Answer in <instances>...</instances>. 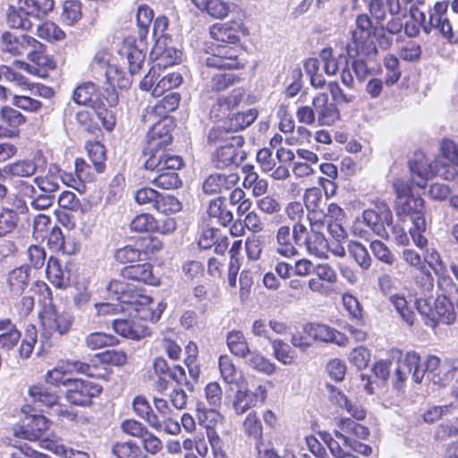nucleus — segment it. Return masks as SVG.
<instances>
[{"label":"nucleus","mask_w":458,"mask_h":458,"mask_svg":"<svg viewBox=\"0 0 458 458\" xmlns=\"http://www.w3.org/2000/svg\"><path fill=\"white\" fill-rule=\"evenodd\" d=\"M122 276L123 279H113L109 282L106 286L107 292L114 299L135 310L139 318L152 322L157 321L165 305L161 301L155 302L142 290L136 289L124 281L130 279L150 285L158 284L159 280L153 275L151 265L143 263L127 266L122 269Z\"/></svg>","instance_id":"obj_1"},{"label":"nucleus","mask_w":458,"mask_h":458,"mask_svg":"<svg viewBox=\"0 0 458 458\" xmlns=\"http://www.w3.org/2000/svg\"><path fill=\"white\" fill-rule=\"evenodd\" d=\"M172 140L165 122H158L150 128L143 148L146 169L159 172L164 169L177 170L182 165L179 156L168 152L167 148L172 144Z\"/></svg>","instance_id":"obj_2"},{"label":"nucleus","mask_w":458,"mask_h":458,"mask_svg":"<svg viewBox=\"0 0 458 458\" xmlns=\"http://www.w3.org/2000/svg\"><path fill=\"white\" fill-rule=\"evenodd\" d=\"M243 136H230L223 130H208L207 144L213 148L210 162L216 169L239 166L246 158Z\"/></svg>","instance_id":"obj_3"},{"label":"nucleus","mask_w":458,"mask_h":458,"mask_svg":"<svg viewBox=\"0 0 458 458\" xmlns=\"http://www.w3.org/2000/svg\"><path fill=\"white\" fill-rule=\"evenodd\" d=\"M393 187L396 195L395 211L398 217L403 220L409 217L411 222L425 218L424 200L412 193L411 186L408 182L396 179L393 182Z\"/></svg>","instance_id":"obj_4"},{"label":"nucleus","mask_w":458,"mask_h":458,"mask_svg":"<svg viewBox=\"0 0 458 458\" xmlns=\"http://www.w3.org/2000/svg\"><path fill=\"white\" fill-rule=\"evenodd\" d=\"M349 57L364 55L376 57L377 49L372 38V23L366 14L356 18V28L352 32V41L345 47Z\"/></svg>","instance_id":"obj_5"},{"label":"nucleus","mask_w":458,"mask_h":458,"mask_svg":"<svg viewBox=\"0 0 458 458\" xmlns=\"http://www.w3.org/2000/svg\"><path fill=\"white\" fill-rule=\"evenodd\" d=\"M307 221L293 225V239L298 247H303L306 250L318 258L326 257L328 243L321 229L314 225H307Z\"/></svg>","instance_id":"obj_6"},{"label":"nucleus","mask_w":458,"mask_h":458,"mask_svg":"<svg viewBox=\"0 0 458 458\" xmlns=\"http://www.w3.org/2000/svg\"><path fill=\"white\" fill-rule=\"evenodd\" d=\"M445 163L441 159H436L430 162L428 158L420 156L410 162V169L412 175V182L418 187L424 188L426 182L433 175H438L445 180H454L458 172L453 167L445 168Z\"/></svg>","instance_id":"obj_7"},{"label":"nucleus","mask_w":458,"mask_h":458,"mask_svg":"<svg viewBox=\"0 0 458 458\" xmlns=\"http://www.w3.org/2000/svg\"><path fill=\"white\" fill-rule=\"evenodd\" d=\"M73 372L85 374L90 377H103L104 372L96 365H89L79 360L61 361L53 369L49 370L46 375V381L53 386H69L73 380L66 376Z\"/></svg>","instance_id":"obj_8"},{"label":"nucleus","mask_w":458,"mask_h":458,"mask_svg":"<svg viewBox=\"0 0 458 458\" xmlns=\"http://www.w3.org/2000/svg\"><path fill=\"white\" fill-rule=\"evenodd\" d=\"M399 354L392 376L394 387L397 390L403 389L410 375L414 382L421 383L425 377V370L421 368L420 355L415 352H409L404 355L401 352Z\"/></svg>","instance_id":"obj_9"},{"label":"nucleus","mask_w":458,"mask_h":458,"mask_svg":"<svg viewBox=\"0 0 458 458\" xmlns=\"http://www.w3.org/2000/svg\"><path fill=\"white\" fill-rule=\"evenodd\" d=\"M40 320L43 327L41 339L43 344H47L50 337L57 333L60 335H66L72 324L74 318L67 312L59 313L56 309L50 304L46 306L40 313Z\"/></svg>","instance_id":"obj_10"},{"label":"nucleus","mask_w":458,"mask_h":458,"mask_svg":"<svg viewBox=\"0 0 458 458\" xmlns=\"http://www.w3.org/2000/svg\"><path fill=\"white\" fill-rule=\"evenodd\" d=\"M214 53L205 59L207 67L217 69H240L243 67L244 63L242 55L243 51L236 45H218Z\"/></svg>","instance_id":"obj_11"},{"label":"nucleus","mask_w":458,"mask_h":458,"mask_svg":"<svg viewBox=\"0 0 458 458\" xmlns=\"http://www.w3.org/2000/svg\"><path fill=\"white\" fill-rule=\"evenodd\" d=\"M303 201L307 210L306 219L309 224L322 229L327 223V201L321 191L317 188L307 190L303 196Z\"/></svg>","instance_id":"obj_12"},{"label":"nucleus","mask_w":458,"mask_h":458,"mask_svg":"<svg viewBox=\"0 0 458 458\" xmlns=\"http://www.w3.org/2000/svg\"><path fill=\"white\" fill-rule=\"evenodd\" d=\"M102 392V387L89 380L73 379L66 391V399L72 404L86 406Z\"/></svg>","instance_id":"obj_13"},{"label":"nucleus","mask_w":458,"mask_h":458,"mask_svg":"<svg viewBox=\"0 0 458 458\" xmlns=\"http://www.w3.org/2000/svg\"><path fill=\"white\" fill-rule=\"evenodd\" d=\"M363 222L378 236L388 237L386 226H390L393 222L391 209L386 204L377 205L375 208L364 210Z\"/></svg>","instance_id":"obj_14"},{"label":"nucleus","mask_w":458,"mask_h":458,"mask_svg":"<svg viewBox=\"0 0 458 458\" xmlns=\"http://www.w3.org/2000/svg\"><path fill=\"white\" fill-rule=\"evenodd\" d=\"M257 117V109H248L233 114L232 116H229L223 124L215 125L211 127L210 130H223L230 136H242L239 132L252 124Z\"/></svg>","instance_id":"obj_15"},{"label":"nucleus","mask_w":458,"mask_h":458,"mask_svg":"<svg viewBox=\"0 0 458 458\" xmlns=\"http://www.w3.org/2000/svg\"><path fill=\"white\" fill-rule=\"evenodd\" d=\"M27 422L15 429V436L30 441H38L45 437L51 422L43 415H31Z\"/></svg>","instance_id":"obj_16"},{"label":"nucleus","mask_w":458,"mask_h":458,"mask_svg":"<svg viewBox=\"0 0 458 458\" xmlns=\"http://www.w3.org/2000/svg\"><path fill=\"white\" fill-rule=\"evenodd\" d=\"M318 125L331 126L340 120V111L335 103L329 102L326 93H318L312 98Z\"/></svg>","instance_id":"obj_17"},{"label":"nucleus","mask_w":458,"mask_h":458,"mask_svg":"<svg viewBox=\"0 0 458 458\" xmlns=\"http://www.w3.org/2000/svg\"><path fill=\"white\" fill-rule=\"evenodd\" d=\"M7 16L13 28L29 30L30 22L25 16L37 18L36 0H17L16 5H10Z\"/></svg>","instance_id":"obj_18"},{"label":"nucleus","mask_w":458,"mask_h":458,"mask_svg":"<svg viewBox=\"0 0 458 458\" xmlns=\"http://www.w3.org/2000/svg\"><path fill=\"white\" fill-rule=\"evenodd\" d=\"M239 175L234 173L208 175L202 182V191L207 195L221 194L233 189L239 182Z\"/></svg>","instance_id":"obj_19"},{"label":"nucleus","mask_w":458,"mask_h":458,"mask_svg":"<svg viewBox=\"0 0 458 458\" xmlns=\"http://www.w3.org/2000/svg\"><path fill=\"white\" fill-rule=\"evenodd\" d=\"M335 436L342 440L344 445L352 444L356 438L365 439L369 434L366 427L348 418L337 420Z\"/></svg>","instance_id":"obj_20"},{"label":"nucleus","mask_w":458,"mask_h":458,"mask_svg":"<svg viewBox=\"0 0 458 458\" xmlns=\"http://www.w3.org/2000/svg\"><path fill=\"white\" fill-rule=\"evenodd\" d=\"M0 138H13L18 135V128L26 121L18 110L5 106L0 109Z\"/></svg>","instance_id":"obj_21"},{"label":"nucleus","mask_w":458,"mask_h":458,"mask_svg":"<svg viewBox=\"0 0 458 458\" xmlns=\"http://www.w3.org/2000/svg\"><path fill=\"white\" fill-rule=\"evenodd\" d=\"M140 318L136 319H114L113 321L114 330L123 337L132 340H139L150 334V330Z\"/></svg>","instance_id":"obj_22"},{"label":"nucleus","mask_w":458,"mask_h":458,"mask_svg":"<svg viewBox=\"0 0 458 458\" xmlns=\"http://www.w3.org/2000/svg\"><path fill=\"white\" fill-rule=\"evenodd\" d=\"M275 251L284 258H293L298 250L293 239V229L287 225H280L275 234Z\"/></svg>","instance_id":"obj_23"},{"label":"nucleus","mask_w":458,"mask_h":458,"mask_svg":"<svg viewBox=\"0 0 458 458\" xmlns=\"http://www.w3.org/2000/svg\"><path fill=\"white\" fill-rule=\"evenodd\" d=\"M307 332L310 336L316 340L334 343L339 346H346L348 344V338L344 334L327 325H310Z\"/></svg>","instance_id":"obj_24"},{"label":"nucleus","mask_w":458,"mask_h":458,"mask_svg":"<svg viewBox=\"0 0 458 458\" xmlns=\"http://www.w3.org/2000/svg\"><path fill=\"white\" fill-rule=\"evenodd\" d=\"M151 56L158 67H166L177 64L181 60L182 53L174 47H166L163 41L157 40L152 48Z\"/></svg>","instance_id":"obj_25"},{"label":"nucleus","mask_w":458,"mask_h":458,"mask_svg":"<svg viewBox=\"0 0 458 458\" xmlns=\"http://www.w3.org/2000/svg\"><path fill=\"white\" fill-rule=\"evenodd\" d=\"M30 281V268L26 266H21L9 272L7 276V285L9 293L12 295H21L28 286Z\"/></svg>","instance_id":"obj_26"},{"label":"nucleus","mask_w":458,"mask_h":458,"mask_svg":"<svg viewBox=\"0 0 458 458\" xmlns=\"http://www.w3.org/2000/svg\"><path fill=\"white\" fill-rule=\"evenodd\" d=\"M73 100L79 105L97 106L102 100L97 86L92 82L77 87L73 92Z\"/></svg>","instance_id":"obj_27"},{"label":"nucleus","mask_w":458,"mask_h":458,"mask_svg":"<svg viewBox=\"0 0 458 458\" xmlns=\"http://www.w3.org/2000/svg\"><path fill=\"white\" fill-rule=\"evenodd\" d=\"M191 2L198 9L205 11L216 19L225 18L231 11V4L224 0H191Z\"/></svg>","instance_id":"obj_28"},{"label":"nucleus","mask_w":458,"mask_h":458,"mask_svg":"<svg viewBox=\"0 0 458 458\" xmlns=\"http://www.w3.org/2000/svg\"><path fill=\"white\" fill-rule=\"evenodd\" d=\"M120 54L125 56L131 75L140 71L145 60V54L141 49L132 43L126 41L120 49Z\"/></svg>","instance_id":"obj_29"},{"label":"nucleus","mask_w":458,"mask_h":458,"mask_svg":"<svg viewBox=\"0 0 458 458\" xmlns=\"http://www.w3.org/2000/svg\"><path fill=\"white\" fill-rule=\"evenodd\" d=\"M454 380H458V358H446L439 367L436 377H433V383L446 386Z\"/></svg>","instance_id":"obj_30"},{"label":"nucleus","mask_w":458,"mask_h":458,"mask_svg":"<svg viewBox=\"0 0 458 458\" xmlns=\"http://www.w3.org/2000/svg\"><path fill=\"white\" fill-rule=\"evenodd\" d=\"M117 96L112 93L110 94V98L107 100L110 108H106L103 101L93 108L97 117L101 121L102 125L107 131H112L116 123L115 113L113 107L117 104Z\"/></svg>","instance_id":"obj_31"},{"label":"nucleus","mask_w":458,"mask_h":458,"mask_svg":"<svg viewBox=\"0 0 458 458\" xmlns=\"http://www.w3.org/2000/svg\"><path fill=\"white\" fill-rule=\"evenodd\" d=\"M433 313L436 325L439 321L445 324H452L455 319L454 305L445 296H438L434 300Z\"/></svg>","instance_id":"obj_32"},{"label":"nucleus","mask_w":458,"mask_h":458,"mask_svg":"<svg viewBox=\"0 0 458 458\" xmlns=\"http://www.w3.org/2000/svg\"><path fill=\"white\" fill-rule=\"evenodd\" d=\"M208 213L210 217L215 218L223 226L229 225L233 218L232 211L226 208L225 199L222 197L216 198L209 202Z\"/></svg>","instance_id":"obj_33"},{"label":"nucleus","mask_w":458,"mask_h":458,"mask_svg":"<svg viewBox=\"0 0 458 458\" xmlns=\"http://www.w3.org/2000/svg\"><path fill=\"white\" fill-rule=\"evenodd\" d=\"M246 364L251 369L266 375H272L276 370V365L258 352H251L244 358Z\"/></svg>","instance_id":"obj_34"},{"label":"nucleus","mask_w":458,"mask_h":458,"mask_svg":"<svg viewBox=\"0 0 458 458\" xmlns=\"http://www.w3.org/2000/svg\"><path fill=\"white\" fill-rule=\"evenodd\" d=\"M226 344L231 352L241 358H245L250 351L248 342L241 331H230L226 335Z\"/></svg>","instance_id":"obj_35"},{"label":"nucleus","mask_w":458,"mask_h":458,"mask_svg":"<svg viewBox=\"0 0 458 458\" xmlns=\"http://www.w3.org/2000/svg\"><path fill=\"white\" fill-rule=\"evenodd\" d=\"M319 58L323 63V68L327 75H335L341 65H347V57L344 54H340L337 57L333 55L332 48H324L320 54Z\"/></svg>","instance_id":"obj_36"},{"label":"nucleus","mask_w":458,"mask_h":458,"mask_svg":"<svg viewBox=\"0 0 458 458\" xmlns=\"http://www.w3.org/2000/svg\"><path fill=\"white\" fill-rule=\"evenodd\" d=\"M48 280L57 288H63L68 284V273L62 268L60 262L51 257L47 265Z\"/></svg>","instance_id":"obj_37"},{"label":"nucleus","mask_w":458,"mask_h":458,"mask_svg":"<svg viewBox=\"0 0 458 458\" xmlns=\"http://www.w3.org/2000/svg\"><path fill=\"white\" fill-rule=\"evenodd\" d=\"M182 82V77L178 72H172L163 76L153 88L152 95L160 98L165 94L173 92L172 89L178 88Z\"/></svg>","instance_id":"obj_38"},{"label":"nucleus","mask_w":458,"mask_h":458,"mask_svg":"<svg viewBox=\"0 0 458 458\" xmlns=\"http://www.w3.org/2000/svg\"><path fill=\"white\" fill-rule=\"evenodd\" d=\"M244 434L257 442V449L259 448V444L261 443L263 437V427L257 413L250 412L242 422Z\"/></svg>","instance_id":"obj_39"},{"label":"nucleus","mask_w":458,"mask_h":458,"mask_svg":"<svg viewBox=\"0 0 458 458\" xmlns=\"http://www.w3.org/2000/svg\"><path fill=\"white\" fill-rule=\"evenodd\" d=\"M132 407L134 412L144 420L149 427L157 425L156 412L144 396H136L133 400Z\"/></svg>","instance_id":"obj_40"},{"label":"nucleus","mask_w":458,"mask_h":458,"mask_svg":"<svg viewBox=\"0 0 458 458\" xmlns=\"http://www.w3.org/2000/svg\"><path fill=\"white\" fill-rule=\"evenodd\" d=\"M273 356L284 365H292L295 362L294 352L291 346L281 339L270 340Z\"/></svg>","instance_id":"obj_41"},{"label":"nucleus","mask_w":458,"mask_h":458,"mask_svg":"<svg viewBox=\"0 0 458 458\" xmlns=\"http://www.w3.org/2000/svg\"><path fill=\"white\" fill-rule=\"evenodd\" d=\"M331 400L339 407L345 409L356 420H363L366 416V412L361 407L352 403V402L339 391H332Z\"/></svg>","instance_id":"obj_42"},{"label":"nucleus","mask_w":458,"mask_h":458,"mask_svg":"<svg viewBox=\"0 0 458 458\" xmlns=\"http://www.w3.org/2000/svg\"><path fill=\"white\" fill-rule=\"evenodd\" d=\"M219 370L223 380L227 384H238L241 373L227 355L219 358Z\"/></svg>","instance_id":"obj_43"},{"label":"nucleus","mask_w":458,"mask_h":458,"mask_svg":"<svg viewBox=\"0 0 458 458\" xmlns=\"http://www.w3.org/2000/svg\"><path fill=\"white\" fill-rule=\"evenodd\" d=\"M233 408L236 414L245 413L250 408L257 406L250 389L240 388L236 391L233 403Z\"/></svg>","instance_id":"obj_44"},{"label":"nucleus","mask_w":458,"mask_h":458,"mask_svg":"<svg viewBox=\"0 0 458 458\" xmlns=\"http://www.w3.org/2000/svg\"><path fill=\"white\" fill-rule=\"evenodd\" d=\"M157 173L158 174L151 181L157 187L171 190L181 186L182 182L175 170L164 169Z\"/></svg>","instance_id":"obj_45"},{"label":"nucleus","mask_w":458,"mask_h":458,"mask_svg":"<svg viewBox=\"0 0 458 458\" xmlns=\"http://www.w3.org/2000/svg\"><path fill=\"white\" fill-rule=\"evenodd\" d=\"M118 340L115 336L103 332H93L89 334L84 340L85 345L90 350H98L106 346L116 344Z\"/></svg>","instance_id":"obj_46"},{"label":"nucleus","mask_w":458,"mask_h":458,"mask_svg":"<svg viewBox=\"0 0 458 458\" xmlns=\"http://www.w3.org/2000/svg\"><path fill=\"white\" fill-rule=\"evenodd\" d=\"M436 159L443 160L445 168L453 167L457 172L458 166V149L456 144L450 140H445L441 145V155Z\"/></svg>","instance_id":"obj_47"},{"label":"nucleus","mask_w":458,"mask_h":458,"mask_svg":"<svg viewBox=\"0 0 458 458\" xmlns=\"http://www.w3.org/2000/svg\"><path fill=\"white\" fill-rule=\"evenodd\" d=\"M82 17L81 3L78 0H68L63 4V13L61 18L63 21L72 26Z\"/></svg>","instance_id":"obj_48"},{"label":"nucleus","mask_w":458,"mask_h":458,"mask_svg":"<svg viewBox=\"0 0 458 458\" xmlns=\"http://www.w3.org/2000/svg\"><path fill=\"white\" fill-rule=\"evenodd\" d=\"M37 171L36 164L31 160H21L9 164L4 167L3 172L13 176L30 177Z\"/></svg>","instance_id":"obj_49"},{"label":"nucleus","mask_w":458,"mask_h":458,"mask_svg":"<svg viewBox=\"0 0 458 458\" xmlns=\"http://www.w3.org/2000/svg\"><path fill=\"white\" fill-rule=\"evenodd\" d=\"M210 36L217 42L225 45H236L240 38L236 31L230 27L225 25H214L210 29Z\"/></svg>","instance_id":"obj_50"},{"label":"nucleus","mask_w":458,"mask_h":458,"mask_svg":"<svg viewBox=\"0 0 458 458\" xmlns=\"http://www.w3.org/2000/svg\"><path fill=\"white\" fill-rule=\"evenodd\" d=\"M348 251L361 269L368 270L370 267L371 258L365 246L361 243L350 242L348 244Z\"/></svg>","instance_id":"obj_51"},{"label":"nucleus","mask_w":458,"mask_h":458,"mask_svg":"<svg viewBox=\"0 0 458 458\" xmlns=\"http://www.w3.org/2000/svg\"><path fill=\"white\" fill-rule=\"evenodd\" d=\"M240 78L233 73L216 72L212 75L209 87L211 90L219 92L238 82Z\"/></svg>","instance_id":"obj_52"},{"label":"nucleus","mask_w":458,"mask_h":458,"mask_svg":"<svg viewBox=\"0 0 458 458\" xmlns=\"http://www.w3.org/2000/svg\"><path fill=\"white\" fill-rule=\"evenodd\" d=\"M415 306L418 312L425 318V324L430 327H435L434 300L430 297H419L415 300Z\"/></svg>","instance_id":"obj_53"},{"label":"nucleus","mask_w":458,"mask_h":458,"mask_svg":"<svg viewBox=\"0 0 458 458\" xmlns=\"http://www.w3.org/2000/svg\"><path fill=\"white\" fill-rule=\"evenodd\" d=\"M384 65L387 71L385 77L386 84L392 86L399 81L402 74L399 60L395 55L388 54L384 59Z\"/></svg>","instance_id":"obj_54"},{"label":"nucleus","mask_w":458,"mask_h":458,"mask_svg":"<svg viewBox=\"0 0 458 458\" xmlns=\"http://www.w3.org/2000/svg\"><path fill=\"white\" fill-rule=\"evenodd\" d=\"M38 36L48 41H59L65 38L63 30L52 21H46L37 26Z\"/></svg>","instance_id":"obj_55"},{"label":"nucleus","mask_w":458,"mask_h":458,"mask_svg":"<svg viewBox=\"0 0 458 458\" xmlns=\"http://www.w3.org/2000/svg\"><path fill=\"white\" fill-rule=\"evenodd\" d=\"M88 154L96 171L102 173L106 167V149L104 145L99 142L90 143L88 147Z\"/></svg>","instance_id":"obj_56"},{"label":"nucleus","mask_w":458,"mask_h":458,"mask_svg":"<svg viewBox=\"0 0 458 458\" xmlns=\"http://www.w3.org/2000/svg\"><path fill=\"white\" fill-rule=\"evenodd\" d=\"M389 301L394 305L396 311L400 314L403 320L405 321L409 326H412L415 320V315L408 308L405 297L401 294H394L389 297Z\"/></svg>","instance_id":"obj_57"},{"label":"nucleus","mask_w":458,"mask_h":458,"mask_svg":"<svg viewBox=\"0 0 458 458\" xmlns=\"http://www.w3.org/2000/svg\"><path fill=\"white\" fill-rule=\"evenodd\" d=\"M130 227L137 233L153 232L157 228V222L149 214H140L132 219Z\"/></svg>","instance_id":"obj_58"},{"label":"nucleus","mask_w":458,"mask_h":458,"mask_svg":"<svg viewBox=\"0 0 458 458\" xmlns=\"http://www.w3.org/2000/svg\"><path fill=\"white\" fill-rule=\"evenodd\" d=\"M28 58L35 66L40 70L41 74L47 76L48 70H54L55 68V63L48 55H45L39 48L28 52Z\"/></svg>","instance_id":"obj_59"},{"label":"nucleus","mask_w":458,"mask_h":458,"mask_svg":"<svg viewBox=\"0 0 458 458\" xmlns=\"http://www.w3.org/2000/svg\"><path fill=\"white\" fill-rule=\"evenodd\" d=\"M30 395L36 401L47 407H52L58 402V396L47 389L34 386L29 390Z\"/></svg>","instance_id":"obj_60"},{"label":"nucleus","mask_w":458,"mask_h":458,"mask_svg":"<svg viewBox=\"0 0 458 458\" xmlns=\"http://www.w3.org/2000/svg\"><path fill=\"white\" fill-rule=\"evenodd\" d=\"M182 208L181 202L169 194H160L155 210L163 214L176 213Z\"/></svg>","instance_id":"obj_61"},{"label":"nucleus","mask_w":458,"mask_h":458,"mask_svg":"<svg viewBox=\"0 0 458 458\" xmlns=\"http://www.w3.org/2000/svg\"><path fill=\"white\" fill-rule=\"evenodd\" d=\"M162 97L155 106V109L159 114L165 115L178 107L181 100V96L178 92H169Z\"/></svg>","instance_id":"obj_62"},{"label":"nucleus","mask_w":458,"mask_h":458,"mask_svg":"<svg viewBox=\"0 0 458 458\" xmlns=\"http://www.w3.org/2000/svg\"><path fill=\"white\" fill-rule=\"evenodd\" d=\"M411 223L412 226L409 229L410 235L414 244L423 250L428 245V240L424 236L427 228L426 220L425 218H419L417 221Z\"/></svg>","instance_id":"obj_63"},{"label":"nucleus","mask_w":458,"mask_h":458,"mask_svg":"<svg viewBox=\"0 0 458 458\" xmlns=\"http://www.w3.org/2000/svg\"><path fill=\"white\" fill-rule=\"evenodd\" d=\"M112 452L117 458H137L140 450L135 443L122 442L114 444Z\"/></svg>","instance_id":"obj_64"}]
</instances>
